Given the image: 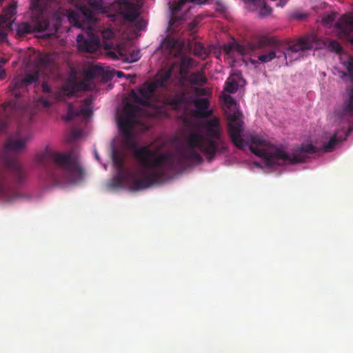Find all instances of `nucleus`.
<instances>
[{
    "instance_id": "1",
    "label": "nucleus",
    "mask_w": 353,
    "mask_h": 353,
    "mask_svg": "<svg viewBox=\"0 0 353 353\" xmlns=\"http://www.w3.org/2000/svg\"><path fill=\"white\" fill-rule=\"evenodd\" d=\"M140 108L127 103L123 113L118 118L119 131L125 138V143L132 150L134 158L141 166V174L127 171H117L108 184L111 188L128 186L132 191H139L163 183L169 175L184 167V160L188 159L196 164L203 162L201 152L208 161L211 162L216 154L224 153L227 143L223 137L220 119L217 117L205 120L201 123L199 131L191 132L186 138V148L179 154L160 152L148 145L139 147L134 139L132 131L137 123V117Z\"/></svg>"
},
{
    "instance_id": "2",
    "label": "nucleus",
    "mask_w": 353,
    "mask_h": 353,
    "mask_svg": "<svg viewBox=\"0 0 353 353\" xmlns=\"http://www.w3.org/2000/svg\"><path fill=\"white\" fill-rule=\"evenodd\" d=\"M223 103L229 121L228 134L232 143L240 150H245L249 145L251 152L263 158L268 165L303 163L310 154L318 152L312 144L309 143L294 148L292 154H290L284 147L275 146L258 135H252L249 143L244 141L241 137L244 124L243 114L239 111L236 101L230 95L226 94L223 97Z\"/></svg>"
},
{
    "instance_id": "3",
    "label": "nucleus",
    "mask_w": 353,
    "mask_h": 353,
    "mask_svg": "<svg viewBox=\"0 0 353 353\" xmlns=\"http://www.w3.org/2000/svg\"><path fill=\"white\" fill-rule=\"evenodd\" d=\"M31 139L32 135L29 132L19 128L14 134L8 137L3 151L0 152V164L3 167V170H0V199L5 201L12 202L19 196L12 190L10 179L17 184H21L27 177L26 168L11 153L23 152Z\"/></svg>"
},
{
    "instance_id": "4",
    "label": "nucleus",
    "mask_w": 353,
    "mask_h": 353,
    "mask_svg": "<svg viewBox=\"0 0 353 353\" xmlns=\"http://www.w3.org/2000/svg\"><path fill=\"white\" fill-rule=\"evenodd\" d=\"M45 171V180L52 185L74 183L84 176L82 168L71 154L47 151L37 157Z\"/></svg>"
},
{
    "instance_id": "5",
    "label": "nucleus",
    "mask_w": 353,
    "mask_h": 353,
    "mask_svg": "<svg viewBox=\"0 0 353 353\" xmlns=\"http://www.w3.org/2000/svg\"><path fill=\"white\" fill-rule=\"evenodd\" d=\"M68 20L74 26L83 30L82 33L78 34L77 37V46L80 51L92 53L101 47L99 37L93 30L97 19L91 8L83 6L78 12H70Z\"/></svg>"
},
{
    "instance_id": "6",
    "label": "nucleus",
    "mask_w": 353,
    "mask_h": 353,
    "mask_svg": "<svg viewBox=\"0 0 353 353\" xmlns=\"http://www.w3.org/2000/svg\"><path fill=\"white\" fill-rule=\"evenodd\" d=\"M102 77L105 80L108 77L105 74L104 69L99 65H94L88 69L85 73V80L80 82H69L66 83L62 90L52 92L47 83H42V90L43 93L48 94L47 98L41 97L38 102L45 108H48L52 105L53 101H63L65 95L68 97L73 96L79 91H87L92 89L90 85V81L95 77Z\"/></svg>"
},
{
    "instance_id": "7",
    "label": "nucleus",
    "mask_w": 353,
    "mask_h": 353,
    "mask_svg": "<svg viewBox=\"0 0 353 353\" xmlns=\"http://www.w3.org/2000/svg\"><path fill=\"white\" fill-rule=\"evenodd\" d=\"M292 45L284 46L280 41L262 37L256 42L254 48L262 49V53L258 57V60L261 63H268L276 57L279 59L282 57L285 59H289L290 62H292L294 59H299V55L294 57L298 52H292L289 49Z\"/></svg>"
},
{
    "instance_id": "8",
    "label": "nucleus",
    "mask_w": 353,
    "mask_h": 353,
    "mask_svg": "<svg viewBox=\"0 0 353 353\" xmlns=\"http://www.w3.org/2000/svg\"><path fill=\"white\" fill-rule=\"evenodd\" d=\"M323 47H327L330 51L336 53H340L343 50L337 41L327 40L325 41L314 34H307L299 38L289 49L292 52H300Z\"/></svg>"
},
{
    "instance_id": "9",
    "label": "nucleus",
    "mask_w": 353,
    "mask_h": 353,
    "mask_svg": "<svg viewBox=\"0 0 353 353\" xmlns=\"http://www.w3.org/2000/svg\"><path fill=\"white\" fill-rule=\"evenodd\" d=\"M59 9V6H57L56 0H52L50 3V6H48V10L47 12L42 13L41 11L37 10V12L41 14V17L36 21L33 28L27 22L21 23L17 27V34L19 37H23L32 31L43 32L46 30L50 26V23L48 19H43V17L52 12L54 17L58 20L59 19L58 14ZM34 10L36 11V10Z\"/></svg>"
},
{
    "instance_id": "10",
    "label": "nucleus",
    "mask_w": 353,
    "mask_h": 353,
    "mask_svg": "<svg viewBox=\"0 0 353 353\" xmlns=\"http://www.w3.org/2000/svg\"><path fill=\"white\" fill-rule=\"evenodd\" d=\"M157 89L154 83L146 81L139 87L137 91L132 90L130 96L135 103L143 106L149 107L154 101H157Z\"/></svg>"
},
{
    "instance_id": "11",
    "label": "nucleus",
    "mask_w": 353,
    "mask_h": 353,
    "mask_svg": "<svg viewBox=\"0 0 353 353\" xmlns=\"http://www.w3.org/2000/svg\"><path fill=\"white\" fill-rule=\"evenodd\" d=\"M345 68L350 77L352 85L347 86L343 95L341 116L353 117V57H350L345 63Z\"/></svg>"
},
{
    "instance_id": "12",
    "label": "nucleus",
    "mask_w": 353,
    "mask_h": 353,
    "mask_svg": "<svg viewBox=\"0 0 353 353\" xmlns=\"http://www.w3.org/2000/svg\"><path fill=\"white\" fill-rule=\"evenodd\" d=\"M104 44L106 54L114 60L120 58L125 62L133 63L137 61L141 58L140 51L138 50H133L129 52V54H127L125 49L120 45H117L113 48L112 43L105 42Z\"/></svg>"
},
{
    "instance_id": "13",
    "label": "nucleus",
    "mask_w": 353,
    "mask_h": 353,
    "mask_svg": "<svg viewBox=\"0 0 353 353\" xmlns=\"http://www.w3.org/2000/svg\"><path fill=\"white\" fill-rule=\"evenodd\" d=\"M91 99H85L79 110H75L72 103L68 105L66 115L63 117L65 121L72 120L74 118L82 115L84 117H90L92 114V110L90 108Z\"/></svg>"
},
{
    "instance_id": "14",
    "label": "nucleus",
    "mask_w": 353,
    "mask_h": 353,
    "mask_svg": "<svg viewBox=\"0 0 353 353\" xmlns=\"http://www.w3.org/2000/svg\"><path fill=\"white\" fill-rule=\"evenodd\" d=\"M196 108L195 116L199 118H208L213 114V110H210V101L206 98H199L194 101Z\"/></svg>"
},
{
    "instance_id": "15",
    "label": "nucleus",
    "mask_w": 353,
    "mask_h": 353,
    "mask_svg": "<svg viewBox=\"0 0 353 353\" xmlns=\"http://www.w3.org/2000/svg\"><path fill=\"white\" fill-rule=\"evenodd\" d=\"M335 26L344 34H349L353 32V14L351 13L342 16L336 23ZM353 44V38L351 39Z\"/></svg>"
},
{
    "instance_id": "16",
    "label": "nucleus",
    "mask_w": 353,
    "mask_h": 353,
    "mask_svg": "<svg viewBox=\"0 0 353 353\" xmlns=\"http://www.w3.org/2000/svg\"><path fill=\"white\" fill-rule=\"evenodd\" d=\"M16 6L14 4L9 5L3 10V14L0 16V26L8 30H12L13 21L11 19L14 15Z\"/></svg>"
},
{
    "instance_id": "17",
    "label": "nucleus",
    "mask_w": 353,
    "mask_h": 353,
    "mask_svg": "<svg viewBox=\"0 0 353 353\" xmlns=\"http://www.w3.org/2000/svg\"><path fill=\"white\" fill-rule=\"evenodd\" d=\"M166 103L174 109L180 108L188 103L187 93L184 91L169 95L165 99Z\"/></svg>"
},
{
    "instance_id": "18",
    "label": "nucleus",
    "mask_w": 353,
    "mask_h": 353,
    "mask_svg": "<svg viewBox=\"0 0 353 353\" xmlns=\"http://www.w3.org/2000/svg\"><path fill=\"white\" fill-rule=\"evenodd\" d=\"M173 72V67H170L168 69L160 70L156 75V79L152 81L155 84L156 88L161 87L163 88H168V81L170 79Z\"/></svg>"
},
{
    "instance_id": "19",
    "label": "nucleus",
    "mask_w": 353,
    "mask_h": 353,
    "mask_svg": "<svg viewBox=\"0 0 353 353\" xmlns=\"http://www.w3.org/2000/svg\"><path fill=\"white\" fill-rule=\"evenodd\" d=\"M52 0H48L44 2L43 0H31L30 8L32 10L41 11L42 13L48 10V6ZM57 6H59V1L56 0Z\"/></svg>"
},
{
    "instance_id": "20",
    "label": "nucleus",
    "mask_w": 353,
    "mask_h": 353,
    "mask_svg": "<svg viewBox=\"0 0 353 353\" xmlns=\"http://www.w3.org/2000/svg\"><path fill=\"white\" fill-rule=\"evenodd\" d=\"M207 81L204 73L201 71L194 72L189 76V82L194 85L201 86L205 84Z\"/></svg>"
},
{
    "instance_id": "21",
    "label": "nucleus",
    "mask_w": 353,
    "mask_h": 353,
    "mask_svg": "<svg viewBox=\"0 0 353 353\" xmlns=\"http://www.w3.org/2000/svg\"><path fill=\"white\" fill-rule=\"evenodd\" d=\"M185 3V1L180 0L179 2L174 3L172 6V7H170L171 13L173 15V17L170 20V22H169L170 26H173L176 22L182 20L181 17H177V16H174V14H176L179 11L181 10V9L182 8L183 6Z\"/></svg>"
},
{
    "instance_id": "22",
    "label": "nucleus",
    "mask_w": 353,
    "mask_h": 353,
    "mask_svg": "<svg viewBox=\"0 0 353 353\" xmlns=\"http://www.w3.org/2000/svg\"><path fill=\"white\" fill-rule=\"evenodd\" d=\"M112 161L117 171H126L124 168V158L123 155L115 150L112 152Z\"/></svg>"
},
{
    "instance_id": "23",
    "label": "nucleus",
    "mask_w": 353,
    "mask_h": 353,
    "mask_svg": "<svg viewBox=\"0 0 353 353\" xmlns=\"http://www.w3.org/2000/svg\"><path fill=\"white\" fill-rule=\"evenodd\" d=\"M223 50L228 54H230L234 51H236L241 54H243L245 53V48L243 46L236 43H229L225 45L223 47Z\"/></svg>"
},
{
    "instance_id": "24",
    "label": "nucleus",
    "mask_w": 353,
    "mask_h": 353,
    "mask_svg": "<svg viewBox=\"0 0 353 353\" xmlns=\"http://www.w3.org/2000/svg\"><path fill=\"white\" fill-rule=\"evenodd\" d=\"M341 141V139L338 138L336 134H334L331 137L327 143H325L323 145V150L327 152H331L334 149L336 145Z\"/></svg>"
},
{
    "instance_id": "25",
    "label": "nucleus",
    "mask_w": 353,
    "mask_h": 353,
    "mask_svg": "<svg viewBox=\"0 0 353 353\" xmlns=\"http://www.w3.org/2000/svg\"><path fill=\"white\" fill-rule=\"evenodd\" d=\"M101 36L103 39V47H105V43H112L113 45L114 43L111 41H108L112 39L114 37V32L112 28L108 27L105 28L101 30ZM115 47L113 46V48ZM104 49L106 50L105 48Z\"/></svg>"
},
{
    "instance_id": "26",
    "label": "nucleus",
    "mask_w": 353,
    "mask_h": 353,
    "mask_svg": "<svg viewBox=\"0 0 353 353\" xmlns=\"http://www.w3.org/2000/svg\"><path fill=\"white\" fill-rule=\"evenodd\" d=\"M192 63V59L187 57L183 58L179 67V74H189V70Z\"/></svg>"
},
{
    "instance_id": "27",
    "label": "nucleus",
    "mask_w": 353,
    "mask_h": 353,
    "mask_svg": "<svg viewBox=\"0 0 353 353\" xmlns=\"http://www.w3.org/2000/svg\"><path fill=\"white\" fill-rule=\"evenodd\" d=\"M239 88L238 83L234 79H228L225 83V90L229 93H234Z\"/></svg>"
},
{
    "instance_id": "28",
    "label": "nucleus",
    "mask_w": 353,
    "mask_h": 353,
    "mask_svg": "<svg viewBox=\"0 0 353 353\" xmlns=\"http://www.w3.org/2000/svg\"><path fill=\"white\" fill-rule=\"evenodd\" d=\"M259 5H261L262 7L260 9L259 14L261 17H267L270 15L272 12L271 7L266 5L264 0H259Z\"/></svg>"
},
{
    "instance_id": "29",
    "label": "nucleus",
    "mask_w": 353,
    "mask_h": 353,
    "mask_svg": "<svg viewBox=\"0 0 353 353\" xmlns=\"http://www.w3.org/2000/svg\"><path fill=\"white\" fill-rule=\"evenodd\" d=\"M138 16L139 14L132 8H128L124 13L125 19L131 22L134 21L137 19Z\"/></svg>"
},
{
    "instance_id": "30",
    "label": "nucleus",
    "mask_w": 353,
    "mask_h": 353,
    "mask_svg": "<svg viewBox=\"0 0 353 353\" xmlns=\"http://www.w3.org/2000/svg\"><path fill=\"white\" fill-rule=\"evenodd\" d=\"M39 76L37 72L27 73L23 77L26 84H31L36 82L38 80Z\"/></svg>"
},
{
    "instance_id": "31",
    "label": "nucleus",
    "mask_w": 353,
    "mask_h": 353,
    "mask_svg": "<svg viewBox=\"0 0 353 353\" xmlns=\"http://www.w3.org/2000/svg\"><path fill=\"white\" fill-rule=\"evenodd\" d=\"M13 84V88L14 89H20V88H24L27 84L26 83V81H24V79L23 77H21V78H19V77H17V78H15L12 83Z\"/></svg>"
},
{
    "instance_id": "32",
    "label": "nucleus",
    "mask_w": 353,
    "mask_h": 353,
    "mask_svg": "<svg viewBox=\"0 0 353 353\" xmlns=\"http://www.w3.org/2000/svg\"><path fill=\"white\" fill-rule=\"evenodd\" d=\"M307 17V14L299 12H294L290 14L291 19H295L297 21H302Z\"/></svg>"
},
{
    "instance_id": "33",
    "label": "nucleus",
    "mask_w": 353,
    "mask_h": 353,
    "mask_svg": "<svg viewBox=\"0 0 353 353\" xmlns=\"http://www.w3.org/2000/svg\"><path fill=\"white\" fill-rule=\"evenodd\" d=\"M180 77L179 79V85L181 87H184L186 82H189V74L187 73L179 74Z\"/></svg>"
},
{
    "instance_id": "34",
    "label": "nucleus",
    "mask_w": 353,
    "mask_h": 353,
    "mask_svg": "<svg viewBox=\"0 0 353 353\" xmlns=\"http://www.w3.org/2000/svg\"><path fill=\"white\" fill-rule=\"evenodd\" d=\"M335 19V15L334 14H329V15H327L325 16L323 19V22L324 24L325 25H331L332 23V22L334 21Z\"/></svg>"
},
{
    "instance_id": "35",
    "label": "nucleus",
    "mask_w": 353,
    "mask_h": 353,
    "mask_svg": "<svg viewBox=\"0 0 353 353\" xmlns=\"http://www.w3.org/2000/svg\"><path fill=\"white\" fill-rule=\"evenodd\" d=\"M195 92L198 96H206L208 95L210 92L206 88H197L195 89Z\"/></svg>"
},
{
    "instance_id": "36",
    "label": "nucleus",
    "mask_w": 353,
    "mask_h": 353,
    "mask_svg": "<svg viewBox=\"0 0 353 353\" xmlns=\"http://www.w3.org/2000/svg\"><path fill=\"white\" fill-rule=\"evenodd\" d=\"M8 128V120L6 118L0 119V132H3Z\"/></svg>"
},
{
    "instance_id": "37",
    "label": "nucleus",
    "mask_w": 353,
    "mask_h": 353,
    "mask_svg": "<svg viewBox=\"0 0 353 353\" xmlns=\"http://www.w3.org/2000/svg\"><path fill=\"white\" fill-rule=\"evenodd\" d=\"M6 73L5 69L0 65V80H3L6 78Z\"/></svg>"
},
{
    "instance_id": "38",
    "label": "nucleus",
    "mask_w": 353,
    "mask_h": 353,
    "mask_svg": "<svg viewBox=\"0 0 353 353\" xmlns=\"http://www.w3.org/2000/svg\"><path fill=\"white\" fill-rule=\"evenodd\" d=\"M144 25H145V22L141 20V21H138L137 26L139 28H142L143 26H144Z\"/></svg>"
},
{
    "instance_id": "39",
    "label": "nucleus",
    "mask_w": 353,
    "mask_h": 353,
    "mask_svg": "<svg viewBox=\"0 0 353 353\" xmlns=\"http://www.w3.org/2000/svg\"><path fill=\"white\" fill-rule=\"evenodd\" d=\"M72 135L73 137L77 138V137H78L79 136V133L77 130H72Z\"/></svg>"
},
{
    "instance_id": "40",
    "label": "nucleus",
    "mask_w": 353,
    "mask_h": 353,
    "mask_svg": "<svg viewBox=\"0 0 353 353\" xmlns=\"http://www.w3.org/2000/svg\"><path fill=\"white\" fill-rule=\"evenodd\" d=\"M7 61L8 60L6 59L1 58L0 59V65H1V67H3V65L7 63Z\"/></svg>"
},
{
    "instance_id": "41",
    "label": "nucleus",
    "mask_w": 353,
    "mask_h": 353,
    "mask_svg": "<svg viewBox=\"0 0 353 353\" xmlns=\"http://www.w3.org/2000/svg\"><path fill=\"white\" fill-rule=\"evenodd\" d=\"M117 77H121L123 76V73L121 71H117Z\"/></svg>"
},
{
    "instance_id": "42",
    "label": "nucleus",
    "mask_w": 353,
    "mask_h": 353,
    "mask_svg": "<svg viewBox=\"0 0 353 353\" xmlns=\"http://www.w3.org/2000/svg\"><path fill=\"white\" fill-rule=\"evenodd\" d=\"M286 1H287V0H280L279 4L281 6H283V5H284L286 3Z\"/></svg>"
},
{
    "instance_id": "43",
    "label": "nucleus",
    "mask_w": 353,
    "mask_h": 353,
    "mask_svg": "<svg viewBox=\"0 0 353 353\" xmlns=\"http://www.w3.org/2000/svg\"><path fill=\"white\" fill-rule=\"evenodd\" d=\"M92 6L97 7L99 5V2H94L91 3Z\"/></svg>"
}]
</instances>
